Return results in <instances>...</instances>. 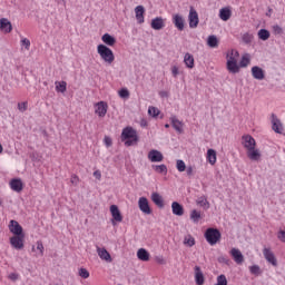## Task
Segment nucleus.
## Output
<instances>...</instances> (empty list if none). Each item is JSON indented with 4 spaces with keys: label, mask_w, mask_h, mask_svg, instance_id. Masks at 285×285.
<instances>
[{
    "label": "nucleus",
    "mask_w": 285,
    "mask_h": 285,
    "mask_svg": "<svg viewBox=\"0 0 285 285\" xmlns=\"http://www.w3.org/2000/svg\"><path fill=\"white\" fill-rule=\"evenodd\" d=\"M226 57V68L228 72H230L232 75H237V72H239V65L237 63V60L239 59V51L232 49L229 52H227Z\"/></svg>",
    "instance_id": "f257e3e1"
},
{
    "label": "nucleus",
    "mask_w": 285,
    "mask_h": 285,
    "mask_svg": "<svg viewBox=\"0 0 285 285\" xmlns=\"http://www.w3.org/2000/svg\"><path fill=\"white\" fill-rule=\"evenodd\" d=\"M97 52L100 56V59L105 61V63L110 66V63L115 61V53L106 45H98Z\"/></svg>",
    "instance_id": "f03ea898"
},
{
    "label": "nucleus",
    "mask_w": 285,
    "mask_h": 285,
    "mask_svg": "<svg viewBox=\"0 0 285 285\" xmlns=\"http://www.w3.org/2000/svg\"><path fill=\"white\" fill-rule=\"evenodd\" d=\"M121 138L122 139H129L125 142V146H135L139 138L137 137V130L132 129V127H127L122 129L121 132Z\"/></svg>",
    "instance_id": "7ed1b4c3"
},
{
    "label": "nucleus",
    "mask_w": 285,
    "mask_h": 285,
    "mask_svg": "<svg viewBox=\"0 0 285 285\" xmlns=\"http://www.w3.org/2000/svg\"><path fill=\"white\" fill-rule=\"evenodd\" d=\"M205 239L209 246H215L222 239V232L217 228H207Z\"/></svg>",
    "instance_id": "20e7f679"
},
{
    "label": "nucleus",
    "mask_w": 285,
    "mask_h": 285,
    "mask_svg": "<svg viewBox=\"0 0 285 285\" xmlns=\"http://www.w3.org/2000/svg\"><path fill=\"white\" fill-rule=\"evenodd\" d=\"M188 21H189V28H197L199 26V14L197 13V10H195L194 7H190L189 14H188Z\"/></svg>",
    "instance_id": "39448f33"
},
{
    "label": "nucleus",
    "mask_w": 285,
    "mask_h": 285,
    "mask_svg": "<svg viewBox=\"0 0 285 285\" xmlns=\"http://www.w3.org/2000/svg\"><path fill=\"white\" fill-rule=\"evenodd\" d=\"M138 208L141 213H144V215H153V209H150V204L146 197H140L138 199Z\"/></svg>",
    "instance_id": "423d86ee"
},
{
    "label": "nucleus",
    "mask_w": 285,
    "mask_h": 285,
    "mask_svg": "<svg viewBox=\"0 0 285 285\" xmlns=\"http://www.w3.org/2000/svg\"><path fill=\"white\" fill-rule=\"evenodd\" d=\"M263 255L268 264H272V266H277V257H275V253H273L271 248H263Z\"/></svg>",
    "instance_id": "0eeeda50"
},
{
    "label": "nucleus",
    "mask_w": 285,
    "mask_h": 285,
    "mask_svg": "<svg viewBox=\"0 0 285 285\" xmlns=\"http://www.w3.org/2000/svg\"><path fill=\"white\" fill-rule=\"evenodd\" d=\"M26 235H20V236H13L10 238V244L16 250H21L23 249V239Z\"/></svg>",
    "instance_id": "6e6552de"
},
{
    "label": "nucleus",
    "mask_w": 285,
    "mask_h": 285,
    "mask_svg": "<svg viewBox=\"0 0 285 285\" xmlns=\"http://www.w3.org/2000/svg\"><path fill=\"white\" fill-rule=\"evenodd\" d=\"M272 130H274V132H277L278 135H282L284 130L282 121L275 116V114H272Z\"/></svg>",
    "instance_id": "1a4fd4ad"
},
{
    "label": "nucleus",
    "mask_w": 285,
    "mask_h": 285,
    "mask_svg": "<svg viewBox=\"0 0 285 285\" xmlns=\"http://www.w3.org/2000/svg\"><path fill=\"white\" fill-rule=\"evenodd\" d=\"M95 112L98 115V117H106L108 112V104L106 101L97 102Z\"/></svg>",
    "instance_id": "9d476101"
},
{
    "label": "nucleus",
    "mask_w": 285,
    "mask_h": 285,
    "mask_svg": "<svg viewBox=\"0 0 285 285\" xmlns=\"http://www.w3.org/2000/svg\"><path fill=\"white\" fill-rule=\"evenodd\" d=\"M9 230H10V233H12L16 236L24 235L23 227H21L19 225V222H17V220H10Z\"/></svg>",
    "instance_id": "9b49d317"
},
{
    "label": "nucleus",
    "mask_w": 285,
    "mask_h": 285,
    "mask_svg": "<svg viewBox=\"0 0 285 285\" xmlns=\"http://www.w3.org/2000/svg\"><path fill=\"white\" fill-rule=\"evenodd\" d=\"M173 23L177 30L181 32L186 26V20H184V17L179 13L174 14L173 17Z\"/></svg>",
    "instance_id": "f8f14e48"
},
{
    "label": "nucleus",
    "mask_w": 285,
    "mask_h": 285,
    "mask_svg": "<svg viewBox=\"0 0 285 285\" xmlns=\"http://www.w3.org/2000/svg\"><path fill=\"white\" fill-rule=\"evenodd\" d=\"M243 146L246 148V150H253L255 146H257V142L255 141V138L250 135L243 136Z\"/></svg>",
    "instance_id": "ddd939ff"
},
{
    "label": "nucleus",
    "mask_w": 285,
    "mask_h": 285,
    "mask_svg": "<svg viewBox=\"0 0 285 285\" xmlns=\"http://www.w3.org/2000/svg\"><path fill=\"white\" fill-rule=\"evenodd\" d=\"M252 77L257 79V81H263V79H266V73L261 67L254 66L252 67Z\"/></svg>",
    "instance_id": "4468645a"
},
{
    "label": "nucleus",
    "mask_w": 285,
    "mask_h": 285,
    "mask_svg": "<svg viewBox=\"0 0 285 285\" xmlns=\"http://www.w3.org/2000/svg\"><path fill=\"white\" fill-rule=\"evenodd\" d=\"M229 254L232 255L234 262L238 265L244 264V254H242V250L237 248H232Z\"/></svg>",
    "instance_id": "2eb2a0df"
},
{
    "label": "nucleus",
    "mask_w": 285,
    "mask_h": 285,
    "mask_svg": "<svg viewBox=\"0 0 285 285\" xmlns=\"http://www.w3.org/2000/svg\"><path fill=\"white\" fill-rule=\"evenodd\" d=\"M97 253L98 257H100V259H102L104 262H107L108 264L112 262V256H110V253L107 248L97 247Z\"/></svg>",
    "instance_id": "dca6fc26"
},
{
    "label": "nucleus",
    "mask_w": 285,
    "mask_h": 285,
    "mask_svg": "<svg viewBox=\"0 0 285 285\" xmlns=\"http://www.w3.org/2000/svg\"><path fill=\"white\" fill-rule=\"evenodd\" d=\"M0 30L6 35L12 32V22L8 18L0 19Z\"/></svg>",
    "instance_id": "f3484780"
},
{
    "label": "nucleus",
    "mask_w": 285,
    "mask_h": 285,
    "mask_svg": "<svg viewBox=\"0 0 285 285\" xmlns=\"http://www.w3.org/2000/svg\"><path fill=\"white\" fill-rule=\"evenodd\" d=\"M171 126L178 132L181 135L184 132V122H181L179 119H177V116L170 117Z\"/></svg>",
    "instance_id": "a211bd4d"
},
{
    "label": "nucleus",
    "mask_w": 285,
    "mask_h": 285,
    "mask_svg": "<svg viewBox=\"0 0 285 285\" xmlns=\"http://www.w3.org/2000/svg\"><path fill=\"white\" fill-rule=\"evenodd\" d=\"M148 159L151 160L153 163L164 161V155L161 154V151L153 149L148 154Z\"/></svg>",
    "instance_id": "6ab92c4d"
},
{
    "label": "nucleus",
    "mask_w": 285,
    "mask_h": 285,
    "mask_svg": "<svg viewBox=\"0 0 285 285\" xmlns=\"http://www.w3.org/2000/svg\"><path fill=\"white\" fill-rule=\"evenodd\" d=\"M110 213L114 222H118V223L124 222V216H121V212L119 210V207L117 205L110 206Z\"/></svg>",
    "instance_id": "aec40b11"
},
{
    "label": "nucleus",
    "mask_w": 285,
    "mask_h": 285,
    "mask_svg": "<svg viewBox=\"0 0 285 285\" xmlns=\"http://www.w3.org/2000/svg\"><path fill=\"white\" fill-rule=\"evenodd\" d=\"M166 23L164 22V18L157 17L151 20L153 30H164Z\"/></svg>",
    "instance_id": "412c9836"
},
{
    "label": "nucleus",
    "mask_w": 285,
    "mask_h": 285,
    "mask_svg": "<svg viewBox=\"0 0 285 285\" xmlns=\"http://www.w3.org/2000/svg\"><path fill=\"white\" fill-rule=\"evenodd\" d=\"M247 157L252 161H259L262 159V153L254 147L253 149L247 150Z\"/></svg>",
    "instance_id": "4be33fe9"
},
{
    "label": "nucleus",
    "mask_w": 285,
    "mask_h": 285,
    "mask_svg": "<svg viewBox=\"0 0 285 285\" xmlns=\"http://www.w3.org/2000/svg\"><path fill=\"white\" fill-rule=\"evenodd\" d=\"M195 282L197 285H204L205 278H204V272H202V267L195 266Z\"/></svg>",
    "instance_id": "5701e85b"
},
{
    "label": "nucleus",
    "mask_w": 285,
    "mask_h": 285,
    "mask_svg": "<svg viewBox=\"0 0 285 285\" xmlns=\"http://www.w3.org/2000/svg\"><path fill=\"white\" fill-rule=\"evenodd\" d=\"M146 12V9L144 8V6H137L135 8V13H136V20H137V23L141 24L144 23V14Z\"/></svg>",
    "instance_id": "b1692460"
},
{
    "label": "nucleus",
    "mask_w": 285,
    "mask_h": 285,
    "mask_svg": "<svg viewBox=\"0 0 285 285\" xmlns=\"http://www.w3.org/2000/svg\"><path fill=\"white\" fill-rule=\"evenodd\" d=\"M10 187L16 193H21V190H23V183L19 178H13L10 181Z\"/></svg>",
    "instance_id": "393cba45"
},
{
    "label": "nucleus",
    "mask_w": 285,
    "mask_h": 285,
    "mask_svg": "<svg viewBox=\"0 0 285 285\" xmlns=\"http://www.w3.org/2000/svg\"><path fill=\"white\" fill-rule=\"evenodd\" d=\"M171 212H173V215H176L177 217H181L184 216V206L178 202H174L171 204Z\"/></svg>",
    "instance_id": "a878e982"
},
{
    "label": "nucleus",
    "mask_w": 285,
    "mask_h": 285,
    "mask_svg": "<svg viewBox=\"0 0 285 285\" xmlns=\"http://www.w3.org/2000/svg\"><path fill=\"white\" fill-rule=\"evenodd\" d=\"M196 204L197 206H200V208H204V210H208V208H210V203L206 196H199L196 199Z\"/></svg>",
    "instance_id": "bb28decb"
},
{
    "label": "nucleus",
    "mask_w": 285,
    "mask_h": 285,
    "mask_svg": "<svg viewBox=\"0 0 285 285\" xmlns=\"http://www.w3.org/2000/svg\"><path fill=\"white\" fill-rule=\"evenodd\" d=\"M137 257L140 262H150V253L146 248L138 249Z\"/></svg>",
    "instance_id": "cd10ccee"
},
{
    "label": "nucleus",
    "mask_w": 285,
    "mask_h": 285,
    "mask_svg": "<svg viewBox=\"0 0 285 285\" xmlns=\"http://www.w3.org/2000/svg\"><path fill=\"white\" fill-rule=\"evenodd\" d=\"M151 202H154L158 208H164V197H161L159 193L151 194Z\"/></svg>",
    "instance_id": "c85d7f7f"
},
{
    "label": "nucleus",
    "mask_w": 285,
    "mask_h": 285,
    "mask_svg": "<svg viewBox=\"0 0 285 285\" xmlns=\"http://www.w3.org/2000/svg\"><path fill=\"white\" fill-rule=\"evenodd\" d=\"M184 63L187 68L193 69L195 68V57L191 53H185Z\"/></svg>",
    "instance_id": "c756f323"
},
{
    "label": "nucleus",
    "mask_w": 285,
    "mask_h": 285,
    "mask_svg": "<svg viewBox=\"0 0 285 285\" xmlns=\"http://www.w3.org/2000/svg\"><path fill=\"white\" fill-rule=\"evenodd\" d=\"M233 12L227 8H222L219 10V19H222V21H228V19H230Z\"/></svg>",
    "instance_id": "7c9ffc66"
},
{
    "label": "nucleus",
    "mask_w": 285,
    "mask_h": 285,
    "mask_svg": "<svg viewBox=\"0 0 285 285\" xmlns=\"http://www.w3.org/2000/svg\"><path fill=\"white\" fill-rule=\"evenodd\" d=\"M207 161H209L212 166H215V164H217V151H215V149L207 150Z\"/></svg>",
    "instance_id": "2f4dec72"
},
{
    "label": "nucleus",
    "mask_w": 285,
    "mask_h": 285,
    "mask_svg": "<svg viewBox=\"0 0 285 285\" xmlns=\"http://www.w3.org/2000/svg\"><path fill=\"white\" fill-rule=\"evenodd\" d=\"M101 39L106 46H115L117 43V39H115L110 33H105Z\"/></svg>",
    "instance_id": "473e14b6"
},
{
    "label": "nucleus",
    "mask_w": 285,
    "mask_h": 285,
    "mask_svg": "<svg viewBox=\"0 0 285 285\" xmlns=\"http://www.w3.org/2000/svg\"><path fill=\"white\" fill-rule=\"evenodd\" d=\"M258 39H261V41H268V39H271V31L266 29H261L258 31Z\"/></svg>",
    "instance_id": "72a5a7b5"
},
{
    "label": "nucleus",
    "mask_w": 285,
    "mask_h": 285,
    "mask_svg": "<svg viewBox=\"0 0 285 285\" xmlns=\"http://www.w3.org/2000/svg\"><path fill=\"white\" fill-rule=\"evenodd\" d=\"M207 46H209V48H217L219 46V40L217 39V36H209L207 38Z\"/></svg>",
    "instance_id": "f704fd0d"
},
{
    "label": "nucleus",
    "mask_w": 285,
    "mask_h": 285,
    "mask_svg": "<svg viewBox=\"0 0 285 285\" xmlns=\"http://www.w3.org/2000/svg\"><path fill=\"white\" fill-rule=\"evenodd\" d=\"M190 219L194 222V224H198L199 220L202 219V213L198 212L197 209H193L190 213Z\"/></svg>",
    "instance_id": "c9c22d12"
},
{
    "label": "nucleus",
    "mask_w": 285,
    "mask_h": 285,
    "mask_svg": "<svg viewBox=\"0 0 285 285\" xmlns=\"http://www.w3.org/2000/svg\"><path fill=\"white\" fill-rule=\"evenodd\" d=\"M250 63V56L248 53L244 55L239 61L238 67L239 68H247V66Z\"/></svg>",
    "instance_id": "e433bc0d"
},
{
    "label": "nucleus",
    "mask_w": 285,
    "mask_h": 285,
    "mask_svg": "<svg viewBox=\"0 0 285 285\" xmlns=\"http://www.w3.org/2000/svg\"><path fill=\"white\" fill-rule=\"evenodd\" d=\"M153 168L160 175H166L168 173V167H166V165H154Z\"/></svg>",
    "instance_id": "4c0bfd02"
},
{
    "label": "nucleus",
    "mask_w": 285,
    "mask_h": 285,
    "mask_svg": "<svg viewBox=\"0 0 285 285\" xmlns=\"http://www.w3.org/2000/svg\"><path fill=\"white\" fill-rule=\"evenodd\" d=\"M249 273L256 277H259V275L263 273L262 267H259V265H252L249 266Z\"/></svg>",
    "instance_id": "58836bf2"
},
{
    "label": "nucleus",
    "mask_w": 285,
    "mask_h": 285,
    "mask_svg": "<svg viewBox=\"0 0 285 285\" xmlns=\"http://www.w3.org/2000/svg\"><path fill=\"white\" fill-rule=\"evenodd\" d=\"M68 83L66 81H56L57 92H66Z\"/></svg>",
    "instance_id": "ea45409f"
},
{
    "label": "nucleus",
    "mask_w": 285,
    "mask_h": 285,
    "mask_svg": "<svg viewBox=\"0 0 285 285\" xmlns=\"http://www.w3.org/2000/svg\"><path fill=\"white\" fill-rule=\"evenodd\" d=\"M254 36L249 32H246L242 36V41L246 43V46L253 43Z\"/></svg>",
    "instance_id": "a19ab883"
},
{
    "label": "nucleus",
    "mask_w": 285,
    "mask_h": 285,
    "mask_svg": "<svg viewBox=\"0 0 285 285\" xmlns=\"http://www.w3.org/2000/svg\"><path fill=\"white\" fill-rule=\"evenodd\" d=\"M78 275L82 279H88V277H90V272H88V269L81 267V268L78 269Z\"/></svg>",
    "instance_id": "79ce46f5"
},
{
    "label": "nucleus",
    "mask_w": 285,
    "mask_h": 285,
    "mask_svg": "<svg viewBox=\"0 0 285 285\" xmlns=\"http://www.w3.org/2000/svg\"><path fill=\"white\" fill-rule=\"evenodd\" d=\"M184 244H185V246L193 248V246L195 245V238L193 236H186L184 238Z\"/></svg>",
    "instance_id": "37998d69"
},
{
    "label": "nucleus",
    "mask_w": 285,
    "mask_h": 285,
    "mask_svg": "<svg viewBox=\"0 0 285 285\" xmlns=\"http://www.w3.org/2000/svg\"><path fill=\"white\" fill-rule=\"evenodd\" d=\"M216 285H228V279L226 278V275L220 274L219 276H217Z\"/></svg>",
    "instance_id": "c03bdc74"
},
{
    "label": "nucleus",
    "mask_w": 285,
    "mask_h": 285,
    "mask_svg": "<svg viewBox=\"0 0 285 285\" xmlns=\"http://www.w3.org/2000/svg\"><path fill=\"white\" fill-rule=\"evenodd\" d=\"M176 168L178 173H184L186 170V163L184 160H177Z\"/></svg>",
    "instance_id": "a18cd8bd"
},
{
    "label": "nucleus",
    "mask_w": 285,
    "mask_h": 285,
    "mask_svg": "<svg viewBox=\"0 0 285 285\" xmlns=\"http://www.w3.org/2000/svg\"><path fill=\"white\" fill-rule=\"evenodd\" d=\"M118 95L121 99H128V97H130V91H128V89L124 88V89L119 90Z\"/></svg>",
    "instance_id": "49530a36"
},
{
    "label": "nucleus",
    "mask_w": 285,
    "mask_h": 285,
    "mask_svg": "<svg viewBox=\"0 0 285 285\" xmlns=\"http://www.w3.org/2000/svg\"><path fill=\"white\" fill-rule=\"evenodd\" d=\"M148 115L150 117H159V109L157 107H149Z\"/></svg>",
    "instance_id": "de8ad7c7"
},
{
    "label": "nucleus",
    "mask_w": 285,
    "mask_h": 285,
    "mask_svg": "<svg viewBox=\"0 0 285 285\" xmlns=\"http://www.w3.org/2000/svg\"><path fill=\"white\" fill-rule=\"evenodd\" d=\"M18 110L19 112H26L28 110V101L19 102Z\"/></svg>",
    "instance_id": "09e8293b"
},
{
    "label": "nucleus",
    "mask_w": 285,
    "mask_h": 285,
    "mask_svg": "<svg viewBox=\"0 0 285 285\" xmlns=\"http://www.w3.org/2000/svg\"><path fill=\"white\" fill-rule=\"evenodd\" d=\"M273 32H274V35H283L284 33V29H282L279 27V24H274L273 26Z\"/></svg>",
    "instance_id": "8fccbe9b"
},
{
    "label": "nucleus",
    "mask_w": 285,
    "mask_h": 285,
    "mask_svg": "<svg viewBox=\"0 0 285 285\" xmlns=\"http://www.w3.org/2000/svg\"><path fill=\"white\" fill-rule=\"evenodd\" d=\"M21 46H24L26 50H30V40L28 38H23L21 40Z\"/></svg>",
    "instance_id": "3c124183"
},
{
    "label": "nucleus",
    "mask_w": 285,
    "mask_h": 285,
    "mask_svg": "<svg viewBox=\"0 0 285 285\" xmlns=\"http://www.w3.org/2000/svg\"><path fill=\"white\" fill-rule=\"evenodd\" d=\"M104 141H105V145L107 146V148H110V146H112V138L111 137L106 136Z\"/></svg>",
    "instance_id": "603ef678"
},
{
    "label": "nucleus",
    "mask_w": 285,
    "mask_h": 285,
    "mask_svg": "<svg viewBox=\"0 0 285 285\" xmlns=\"http://www.w3.org/2000/svg\"><path fill=\"white\" fill-rule=\"evenodd\" d=\"M37 250L40 252V255L42 257V255H43V243H41V240L37 242Z\"/></svg>",
    "instance_id": "864d4df0"
},
{
    "label": "nucleus",
    "mask_w": 285,
    "mask_h": 285,
    "mask_svg": "<svg viewBox=\"0 0 285 285\" xmlns=\"http://www.w3.org/2000/svg\"><path fill=\"white\" fill-rule=\"evenodd\" d=\"M277 238L285 244V230H279Z\"/></svg>",
    "instance_id": "5fc2aeb1"
},
{
    "label": "nucleus",
    "mask_w": 285,
    "mask_h": 285,
    "mask_svg": "<svg viewBox=\"0 0 285 285\" xmlns=\"http://www.w3.org/2000/svg\"><path fill=\"white\" fill-rule=\"evenodd\" d=\"M70 183H71L73 186H77V185L79 184V177H78L77 175H72Z\"/></svg>",
    "instance_id": "6e6d98bb"
},
{
    "label": "nucleus",
    "mask_w": 285,
    "mask_h": 285,
    "mask_svg": "<svg viewBox=\"0 0 285 285\" xmlns=\"http://www.w3.org/2000/svg\"><path fill=\"white\" fill-rule=\"evenodd\" d=\"M171 75L173 77H177L179 75V68L177 66L171 68Z\"/></svg>",
    "instance_id": "4d7b16f0"
},
{
    "label": "nucleus",
    "mask_w": 285,
    "mask_h": 285,
    "mask_svg": "<svg viewBox=\"0 0 285 285\" xmlns=\"http://www.w3.org/2000/svg\"><path fill=\"white\" fill-rule=\"evenodd\" d=\"M9 279H11L12 282H17V279H19V274L11 273V274L9 275Z\"/></svg>",
    "instance_id": "13d9d810"
},
{
    "label": "nucleus",
    "mask_w": 285,
    "mask_h": 285,
    "mask_svg": "<svg viewBox=\"0 0 285 285\" xmlns=\"http://www.w3.org/2000/svg\"><path fill=\"white\" fill-rule=\"evenodd\" d=\"M185 170H186V174L188 175V177H191V175L194 173L193 166L187 167Z\"/></svg>",
    "instance_id": "bf43d9fd"
},
{
    "label": "nucleus",
    "mask_w": 285,
    "mask_h": 285,
    "mask_svg": "<svg viewBox=\"0 0 285 285\" xmlns=\"http://www.w3.org/2000/svg\"><path fill=\"white\" fill-rule=\"evenodd\" d=\"M94 177H96V179L100 180L101 179V171L100 170L94 171Z\"/></svg>",
    "instance_id": "052dcab7"
},
{
    "label": "nucleus",
    "mask_w": 285,
    "mask_h": 285,
    "mask_svg": "<svg viewBox=\"0 0 285 285\" xmlns=\"http://www.w3.org/2000/svg\"><path fill=\"white\" fill-rule=\"evenodd\" d=\"M156 262L158 264H166V259H164V257H161V256L156 257Z\"/></svg>",
    "instance_id": "680f3d73"
},
{
    "label": "nucleus",
    "mask_w": 285,
    "mask_h": 285,
    "mask_svg": "<svg viewBox=\"0 0 285 285\" xmlns=\"http://www.w3.org/2000/svg\"><path fill=\"white\" fill-rule=\"evenodd\" d=\"M140 126L141 128H146V126H148V122L146 120H141Z\"/></svg>",
    "instance_id": "e2e57ef3"
},
{
    "label": "nucleus",
    "mask_w": 285,
    "mask_h": 285,
    "mask_svg": "<svg viewBox=\"0 0 285 285\" xmlns=\"http://www.w3.org/2000/svg\"><path fill=\"white\" fill-rule=\"evenodd\" d=\"M159 95H160V97H163V98H164V97H168V92H167V91H160Z\"/></svg>",
    "instance_id": "0e129e2a"
},
{
    "label": "nucleus",
    "mask_w": 285,
    "mask_h": 285,
    "mask_svg": "<svg viewBox=\"0 0 285 285\" xmlns=\"http://www.w3.org/2000/svg\"><path fill=\"white\" fill-rule=\"evenodd\" d=\"M219 262H224L225 264H228V259L225 258V257H220V258H219Z\"/></svg>",
    "instance_id": "69168bd1"
},
{
    "label": "nucleus",
    "mask_w": 285,
    "mask_h": 285,
    "mask_svg": "<svg viewBox=\"0 0 285 285\" xmlns=\"http://www.w3.org/2000/svg\"><path fill=\"white\" fill-rule=\"evenodd\" d=\"M3 153V146L0 144V155Z\"/></svg>",
    "instance_id": "338daca9"
},
{
    "label": "nucleus",
    "mask_w": 285,
    "mask_h": 285,
    "mask_svg": "<svg viewBox=\"0 0 285 285\" xmlns=\"http://www.w3.org/2000/svg\"><path fill=\"white\" fill-rule=\"evenodd\" d=\"M165 128H170V125H169V124H166V125H165Z\"/></svg>",
    "instance_id": "774afa93"
}]
</instances>
